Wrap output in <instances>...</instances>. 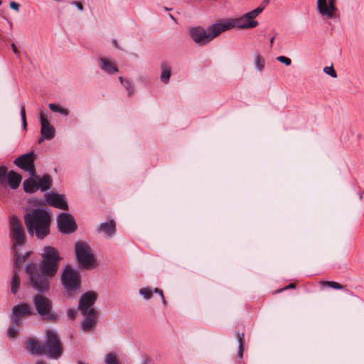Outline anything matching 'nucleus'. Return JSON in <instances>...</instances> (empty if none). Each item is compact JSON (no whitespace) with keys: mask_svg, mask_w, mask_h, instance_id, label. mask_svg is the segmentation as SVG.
I'll return each instance as SVG.
<instances>
[{"mask_svg":"<svg viewBox=\"0 0 364 364\" xmlns=\"http://www.w3.org/2000/svg\"><path fill=\"white\" fill-rule=\"evenodd\" d=\"M21 116L22 119L23 126L24 129L26 128L27 122H26V109L25 107L23 106L21 109Z\"/></svg>","mask_w":364,"mask_h":364,"instance_id":"35","label":"nucleus"},{"mask_svg":"<svg viewBox=\"0 0 364 364\" xmlns=\"http://www.w3.org/2000/svg\"><path fill=\"white\" fill-rule=\"evenodd\" d=\"M38 189L44 191L50 188L51 186V178L49 175H44L43 177L36 176Z\"/></svg>","mask_w":364,"mask_h":364,"instance_id":"21","label":"nucleus"},{"mask_svg":"<svg viewBox=\"0 0 364 364\" xmlns=\"http://www.w3.org/2000/svg\"><path fill=\"white\" fill-rule=\"evenodd\" d=\"M139 293L146 299H149L152 296V290L149 288H142L139 290Z\"/></svg>","mask_w":364,"mask_h":364,"instance_id":"32","label":"nucleus"},{"mask_svg":"<svg viewBox=\"0 0 364 364\" xmlns=\"http://www.w3.org/2000/svg\"><path fill=\"white\" fill-rule=\"evenodd\" d=\"M58 227L63 233L73 232L76 230V224L73 216L68 213H61L58 217Z\"/></svg>","mask_w":364,"mask_h":364,"instance_id":"12","label":"nucleus"},{"mask_svg":"<svg viewBox=\"0 0 364 364\" xmlns=\"http://www.w3.org/2000/svg\"><path fill=\"white\" fill-rule=\"evenodd\" d=\"M24 221L29 234L34 233L39 239H43L49 234L50 217L43 209H34L24 215Z\"/></svg>","mask_w":364,"mask_h":364,"instance_id":"3","label":"nucleus"},{"mask_svg":"<svg viewBox=\"0 0 364 364\" xmlns=\"http://www.w3.org/2000/svg\"><path fill=\"white\" fill-rule=\"evenodd\" d=\"M16 262H15V267H14V274L12 277L11 281V292L13 294H16L19 289L20 286V277L18 276V272L19 271L20 265L22 262L25 261V257H21V255L16 252Z\"/></svg>","mask_w":364,"mask_h":364,"instance_id":"16","label":"nucleus"},{"mask_svg":"<svg viewBox=\"0 0 364 364\" xmlns=\"http://www.w3.org/2000/svg\"><path fill=\"white\" fill-rule=\"evenodd\" d=\"M97 295L94 291H87L80 298L78 309L85 317L82 322V328L85 332L94 329L97 324L98 312L92 308Z\"/></svg>","mask_w":364,"mask_h":364,"instance_id":"4","label":"nucleus"},{"mask_svg":"<svg viewBox=\"0 0 364 364\" xmlns=\"http://www.w3.org/2000/svg\"><path fill=\"white\" fill-rule=\"evenodd\" d=\"M73 4L76 5V6L80 10L82 11L83 9V6H82V4L80 3V2H77V1H74L73 2Z\"/></svg>","mask_w":364,"mask_h":364,"instance_id":"41","label":"nucleus"},{"mask_svg":"<svg viewBox=\"0 0 364 364\" xmlns=\"http://www.w3.org/2000/svg\"><path fill=\"white\" fill-rule=\"evenodd\" d=\"M363 198V193H360V199Z\"/></svg>","mask_w":364,"mask_h":364,"instance_id":"45","label":"nucleus"},{"mask_svg":"<svg viewBox=\"0 0 364 364\" xmlns=\"http://www.w3.org/2000/svg\"><path fill=\"white\" fill-rule=\"evenodd\" d=\"M277 60L282 63H284L287 66H289L291 64V60L286 56L280 55L277 58Z\"/></svg>","mask_w":364,"mask_h":364,"instance_id":"33","label":"nucleus"},{"mask_svg":"<svg viewBox=\"0 0 364 364\" xmlns=\"http://www.w3.org/2000/svg\"><path fill=\"white\" fill-rule=\"evenodd\" d=\"M223 32H224V29L222 27V23H215L210 26L207 31L200 27L192 28L190 34L196 43L204 45Z\"/></svg>","mask_w":364,"mask_h":364,"instance_id":"6","label":"nucleus"},{"mask_svg":"<svg viewBox=\"0 0 364 364\" xmlns=\"http://www.w3.org/2000/svg\"><path fill=\"white\" fill-rule=\"evenodd\" d=\"M26 349L32 354H43L54 359L58 358L63 351L58 335L52 330L46 331V341L43 344L34 338H29L26 343Z\"/></svg>","mask_w":364,"mask_h":364,"instance_id":"2","label":"nucleus"},{"mask_svg":"<svg viewBox=\"0 0 364 364\" xmlns=\"http://www.w3.org/2000/svg\"><path fill=\"white\" fill-rule=\"evenodd\" d=\"M46 198L47 203L50 205L64 210L68 209V203L63 196L56 193H48Z\"/></svg>","mask_w":364,"mask_h":364,"instance_id":"17","label":"nucleus"},{"mask_svg":"<svg viewBox=\"0 0 364 364\" xmlns=\"http://www.w3.org/2000/svg\"><path fill=\"white\" fill-rule=\"evenodd\" d=\"M76 311L74 309H68V317L73 320L75 318Z\"/></svg>","mask_w":364,"mask_h":364,"instance_id":"36","label":"nucleus"},{"mask_svg":"<svg viewBox=\"0 0 364 364\" xmlns=\"http://www.w3.org/2000/svg\"><path fill=\"white\" fill-rule=\"evenodd\" d=\"M255 63L256 68L259 71H262L264 68V63H265L264 58L261 55L257 54L255 57Z\"/></svg>","mask_w":364,"mask_h":364,"instance_id":"28","label":"nucleus"},{"mask_svg":"<svg viewBox=\"0 0 364 364\" xmlns=\"http://www.w3.org/2000/svg\"><path fill=\"white\" fill-rule=\"evenodd\" d=\"M36 309L38 314L48 321H55L57 316L51 312L52 302L47 297L38 294L33 299Z\"/></svg>","mask_w":364,"mask_h":364,"instance_id":"10","label":"nucleus"},{"mask_svg":"<svg viewBox=\"0 0 364 364\" xmlns=\"http://www.w3.org/2000/svg\"><path fill=\"white\" fill-rule=\"evenodd\" d=\"M274 40V37H272V38H271V40H270L271 46L273 44Z\"/></svg>","mask_w":364,"mask_h":364,"instance_id":"44","label":"nucleus"},{"mask_svg":"<svg viewBox=\"0 0 364 364\" xmlns=\"http://www.w3.org/2000/svg\"><path fill=\"white\" fill-rule=\"evenodd\" d=\"M7 168L5 166H0V184L6 186L7 184Z\"/></svg>","mask_w":364,"mask_h":364,"instance_id":"29","label":"nucleus"},{"mask_svg":"<svg viewBox=\"0 0 364 364\" xmlns=\"http://www.w3.org/2000/svg\"><path fill=\"white\" fill-rule=\"evenodd\" d=\"M105 363L106 364H120L119 360L114 353H109L107 354Z\"/></svg>","mask_w":364,"mask_h":364,"instance_id":"27","label":"nucleus"},{"mask_svg":"<svg viewBox=\"0 0 364 364\" xmlns=\"http://www.w3.org/2000/svg\"><path fill=\"white\" fill-rule=\"evenodd\" d=\"M99 231L104 232L108 237H112L116 232L115 222L112 220L109 222L102 223L100 225Z\"/></svg>","mask_w":364,"mask_h":364,"instance_id":"18","label":"nucleus"},{"mask_svg":"<svg viewBox=\"0 0 364 364\" xmlns=\"http://www.w3.org/2000/svg\"><path fill=\"white\" fill-rule=\"evenodd\" d=\"M31 306L28 304H21L14 306L13 308V318L14 322L16 323L17 326H21L22 321L21 319V316H29L32 314Z\"/></svg>","mask_w":364,"mask_h":364,"instance_id":"15","label":"nucleus"},{"mask_svg":"<svg viewBox=\"0 0 364 364\" xmlns=\"http://www.w3.org/2000/svg\"><path fill=\"white\" fill-rule=\"evenodd\" d=\"M119 80L127 91L128 95H132L134 93V87L132 83L129 80H124L122 77H119Z\"/></svg>","mask_w":364,"mask_h":364,"instance_id":"25","label":"nucleus"},{"mask_svg":"<svg viewBox=\"0 0 364 364\" xmlns=\"http://www.w3.org/2000/svg\"><path fill=\"white\" fill-rule=\"evenodd\" d=\"M11 47L14 53L18 57L20 55V52H19L18 48L16 47V46L14 43H12L11 45Z\"/></svg>","mask_w":364,"mask_h":364,"instance_id":"38","label":"nucleus"},{"mask_svg":"<svg viewBox=\"0 0 364 364\" xmlns=\"http://www.w3.org/2000/svg\"><path fill=\"white\" fill-rule=\"evenodd\" d=\"M75 252L77 261L81 267L90 269L95 267V259L90 245L85 242L75 244Z\"/></svg>","mask_w":364,"mask_h":364,"instance_id":"7","label":"nucleus"},{"mask_svg":"<svg viewBox=\"0 0 364 364\" xmlns=\"http://www.w3.org/2000/svg\"><path fill=\"white\" fill-rule=\"evenodd\" d=\"M113 44L114 45V46H115L116 48H118L117 41H113Z\"/></svg>","mask_w":364,"mask_h":364,"instance_id":"43","label":"nucleus"},{"mask_svg":"<svg viewBox=\"0 0 364 364\" xmlns=\"http://www.w3.org/2000/svg\"><path fill=\"white\" fill-rule=\"evenodd\" d=\"M295 287H296L295 284H294V283H291V284H289L288 286H287L286 287H284V289H282L279 290V291H278V292H281V291H284V290L289 289H294V288H295Z\"/></svg>","mask_w":364,"mask_h":364,"instance_id":"39","label":"nucleus"},{"mask_svg":"<svg viewBox=\"0 0 364 364\" xmlns=\"http://www.w3.org/2000/svg\"><path fill=\"white\" fill-rule=\"evenodd\" d=\"M170 17H171V18H173V16H172L171 14H170Z\"/></svg>","mask_w":364,"mask_h":364,"instance_id":"46","label":"nucleus"},{"mask_svg":"<svg viewBox=\"0 0 364 364\" xmlns=\"http://www.w3.org/2000/svg\"><path fill=\"white\" fill-rule=\"evenodd\" d=\"M320 283L322 285L327 286L328 287H331V288H333V289H343V286L341 285V284L336 282L324 281V282H321Z\"/></svg>","mask_w":364,"mask_h":364,"instance_id":"31","label":"nucleus"},{"mask_svg":"<svg viewBox=\"0 0 364 364\" xmlns=\"http://www.w3.org/2000/svg\"><path fill=\"white\" fill-rule=\"evenodd\" d=\"M237 339L239 342V350L237 353V355L240 358H242L243 356V346H244V333L237 334Z\"/></svg>","mask_w":364,"mask_h":364,"instance_id":"30","label":"nucleus"},{"mask_svg":"<svg viewBox=\"0 0 364 364\" xmlns=\"http://www.w3.org/2000/svg\"><path fill=\"white\" fill-rule=\"evenodd\" d=\"M154 292H155V293H158V294H159V295L161 296V298H162V299H163L164 303H165V302H166L162 290H161V289H158V288H156V289H154Z\"/></svg>","mask_w":364,"mask_h":364,"instance_id":"40","label":"nucleus"},{"mask_svg":"<svg viewBox=\"0 0 364 364\" xmlns=\"http://www.w3.org/2000/svg\"><path fill=\"white\" fill-rule=\"evenodd\" d=\"M10 237L14 244V255L16 256V252L19 255L16 248L25 244L26 236L21 221L15 215L10 218Z\"/></svg>","mask_w":364,"mask_h":364,"instance_id":"9","label":"nucleus"},{"mask_svg":"<svg viewBox=\"0 0 364 364\" xmlns=\"http://www.w3.org/2000/svg\"><path fill=\"white\" fill-rule=\"evenodd\" d=\"M335 1L336 0H317V9L318 12L328 18H333L336 11Z\"/></svg>","mask_w":364,"mask_h":364,"instance_id":"13","label":"nucleus"},{"mask_svg":"<svg viewBox=\"0 0 364 364\" xmlns=\"http://www.w3.org/2000/svg\"><path fill=\"white\" fill-rule=\"evenodd\" d=\"M34 156L33 152L21 155L14 160V164L20 168L29 172L31 176H35L36 168L34 165Z\"/></svg>","mask_w":364,"mask_h":364,"instance_id":"11","label":"nucleus"},{"mask_svg":"<svg viewBox=\"0 0 364 364\" xmlns=\"http://www.w3.org/2000/svg\"><path fill=\"white\" fill-rule=\"evenodd\" d=\"M323 70H324V72L326 74H328V75L331 76L332 77H337L336 72L335 71V70L333 68V66L325 67Z\"/></svg>","mask_w":364,"mask_h":364,"instance_id":"34","label":"nucleus"},{"mask_svg":"<svg viewBox=\"0 0 364 364\" xmlns=\"http://www.w3.org/2000/svg\"><path fill=\"white\" fill-rule=\"evenodd\" d=\"M36 364H47V363L44 361H38V362H37Z\"/></svg>","mask_w":364,"mask_h":364,"instance_id":"42","label":"nucleus"},{"mask_svg":"<svg viewBox=\"0 0 364 364\" xmlns=\"http://www.w3.org/2000/svg\"><path fill=\"white\" fill-rule=\"evenodd\" d=\"M42 258L43 260L39 265L41 273L36 270V265L33 263L29 264L26 269L31 285L38 291L49 289L50 279L55 275L60 260L58 251L50 246L44 247Z\"/></svg>","mask_w":364,"mask_h":364,"instance_id":"1","label":"nucleus"},{"mask_svg":"<svg viewBox=\"0 0 364 364\" xmlns=\"http://www.w3.org/2000/svg\"><path fill=\"white\" fill-rule=\"evenodd\" d=\"M50 109L55 112H60L62 114L67 116L69 114V111L67 109L63 108L58 105L50 103L48 105Z\"/></svg>","mask_w":364,"mask_h":364,"instance_id":"24","label":"nucleus"},{"mask_svg":"<svg viewBox=\"0 0 364 364\" xmlns=\"http://www.w3.org/2000/svg\"><path fill=\"white\" fill-rule=\"evenodd\" d=\"M40 121L41 124V133L42 138L39 139V143L43 140V138L48 140L52 139L55 136V128L50 124L47 117L43 113L40 115Z\"/></svg>","mask_w":364,"mask_h":364,"instance_id":"14","label":"nucleus"},{"mask_svg":"<svg viewBox=\"0 0 364 364\" xmlns=\"http://www.w3.org/2000/svg\"><path fill=\"white\" fill-rule=\"evenodd\" d=\"M21 181V176L19 173L11 171L8 173L7 183L12 189L17 188Z\"/></svg>","mask_w":364,"mask_h":364,"instance_id":"20","label":"nucleus"},{"mask_svg":"<svg viewBox=\"0 0 364 364\" xmlns=\"http://www.w3.org/2000/svg\"><path fill=\"white\" fill-rule=\"evenodd\" d=\"M19 326H16V323L14 322V320L12 319L11 324L10 325L8 330V336L9 338H16L18 335V328Z\"/></svg>","mask_w":364,"mask_h":364,"instance_id":"26","label":"nucleus"},{"mask_svg":"<svg viewBox=\"0 0 364 364\" xmlns=\"http://www.w3.org/2000/svg\"><path fill=\"white\" fill-rule=\"evenodd\" d=\"M23 189L26 193H32L38 190L36 177L30 178L23 182Z\"/></svg>","mask_w":364,"mask_h":364,"instance_id":"22","label":"nucleus"},{"mask_svg":"<svg viewBox=\"0 0 364 364\" xmlns=\"http://www.w3.org/2000/svg\"><path fill=\"white\" fill-rule=\"evenodd\" d=\"M61 280L69 296H72L80 287V274L70 266L65 267L61 277Z\"/></svg>","mask_w":364,"mask_h":364,"instance_id":"8","label":"nucleus"},{"mask_svg":"<svg viewBox=\"0 0 364 364\" xmlns=\"http://www.w3.org/2000/svg\"><path fill=\"white\" fill-rule=\"evenodd\" d=\"M171 68L168 63H163L161 64V80L164 83H167L171 77Z\"/></svg>","mask_w":364,"mask_h":364,"instance_id":"23","label":"nucleus"},{"mask_svg":"<svg viewBox=\"0 0 364 364\" xmlns=\"http://www.w3.org/2000/svg\"><path fill=\"white\" fill-rule=\"evenodd\" d=\"M10 7L16 11H19V4L14 1L10 2Z\"/></svg>","mask_w":364,"mask_h":364,"instance_id":"37","label":"nucleus"},{"mask_svg":"<svg viewBox=\"0 0 364 364\" xmlns=\"http://www.w3.org/2000/svg\"><path fill=\"white\" fill-rule=\"evenodd\" d=\"M263 9V7L259 6L240 18L222 23V27H223L224 31L235 27L245 29L255 28L258 25V22L254 19L262 12Z\"/></svg>","mask_w":364,"mask_h":364,"instance_id":"5","label":"nucleus"},{"mask_svg":"<svg viewBox=\"0 0 364 364\" xmlns=\"http://www.w3.org/2000/svg\"><path fill=\"white\" fill-rule=\"evenodd\" d=\"M100 68L109 74H114L118 72L116 65L111 60L102 58H100Z\"/></svg>","mask_w":364,"mask_h":364,"instance_id":"19","label":"nucleus"},{"mask_svg":"<svg viewBox=\"0 0 364 364\" xmlns=\"http://www.w3.org/2000/svg\"><path fill=\"white\" fill-rule=\"evenodd\" d=\"M1 4H2V2H1V1L0 0V6L1 5Z\"/></svg>","mask_w":364,"mask_h":364,"instance_id":"47","label":"nucleus"}]
</instances>
